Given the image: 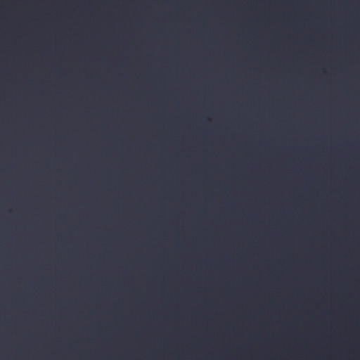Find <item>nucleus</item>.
<instances>
[{"instance_id": "f257e3e1", "label": "nucleus", "mask_w": 360, "mask_h": 360, "mask_svg": "<svg viewBox=\"0 0 360 360\" xmlns=\"http://www.w3.org/2000/svg\"><path fill=\"white\" fill-rule=\"evenodd\" d=\"M59 3H63V1H60Z\"/></svg>"}, {"instance_id": "7ed1b4c3", "label": "nucleus", "mask_w": 360, "mask_h": 360, "mask_svg": "<svg viewBox=\"0 0 360 360\" xmlns=\"http://www.w3.org/2000/svg\"><path fill=\"white\" fill-rule=\"evenodd\" d=\"M250 3H254L253 1H250Z\"/></svg>"}, {"instance_id": "f03ea898", "label": "nucleus", "mask_w": 360, "mask_h": 360, "mask_svg": "<svg viewBox=\"0 0 360 360\" xmlns=\"http://www.w3.org/2000/svg\"><path fill=\"white\" fill-rule=\"evenodd\" d=\"M86 3H91L90 1H87Z\"/></svg>"}]
</instances>
